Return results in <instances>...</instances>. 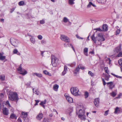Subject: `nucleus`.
Listing matches in <instances>:
<instances>
[{"mask_svg":"<svg viewBox=\"0 0 122 122\" xmlns=\"http://www.w3.org/2000/svg\"><path fill=\"white\" fill-rule=\"evenodd\" d=\"M36 76L39 77H42V75L40 73H37Z\"/></svg>","mask_w":122,"mask_h":122,"instance_id":"nucleus-43","label":"nucleus"},{"mask_svg":"<svg viewBox=\"0 0 122 122\" xmlns=\"http://www.w3.org/2000/svg\"><path fill=\"white\" fill-rule=\"evenodd\" d=\"M46 103V100H45L44 101L42 102H41L40 104L44 108H45V107L44 104H45Z\"/></svg>","mask_w":122,"mask_h":122,"instance_id":"nucleus-30","label":"nucleus"},{"mask_svg":"<svg viewBox=\"0 0 122 122\" xmlns=\"http://www.w3.org/2000/svg\"><path fill=\"white\" fill-rule=\"evenodd\" d=\"M18 52L17 50L16 49H15L13 51V53L14 54H16Z\"/></svg>","mask_w":122,"mask_h":122,"instance_id":"nucleus-53","label":"nucleus"},{"mask_svg":"<svg viewBox=\"0 0 122 122\" xmlns=\"http://www.w3.org/2000/svg\"><path fill=\"white\" fill-rule=\"evenodd\" d=\"M76 114L78 115L85 114V112L82 106L76 108Z\"/></svg>","mask_w":122,"mask_h":122,"instance_id":"nucleus-4","label":"nucleus"},{"mask_svg":"<svg viewBox=\"0 0 122 122\" xmlns=\"http://www.w3.org/2000/svg\"><path fill=\"white\" fill-rule=\"evenodd\" d=\"M3 114L5 115H7L8 113V109L6 108H4L3 109Z\"/></svg>","mask_w":122,"mask_h":122,"instance_id":"nucleus-16","label":"nucleus"},{"mask_svg":"<svg viewBox=\"0 0 122 122\" xmlns=\"http://www.w3.org/2000/svg\"><path fill=\"white\" fill-rule=\"evenodd\" d=\"M97 1L99 3L102 4H104L106 2V0H97Z\"/></svg>","mask_w":122,"mask_h":122,"instance_id":"nucleus-32","label":"nucleus"},{"mask_svg":"<svg viewBox=\"0 0 122 122\" xmlns=\"http://www.w3.org/2000/svg\"><path fill=\"white\" fill-rule=\"evenodd\" d=\"M88 49L87 48H85L84 49L83 52L84 54L87 56H88Z\"/></svg>","mask_w":122,"mask_h":122,"instance_id":"nucleus-21","label":"nucleus"},{"mask_svg":"<svg viewBox=\"0 0 122 122\" xmlns=\"http://www.w3.org/2000/svg\"><path fill=\"white\" fill-rule=\"evenodd\" d=\"M62 21L65 23H66L68 22L70 24H71V23L69 21V19L66 17H64L62 20Z\"/></svg>","mask_w":122,"mask_h":122,"instance_id":"nucleus-18","label":"nucleus"},{"mask_svg":"<svg viewBox=\"0 0 122 122\" xmlns=\"http://www.w3.org/2000/svg\"><path fill=\"white\" fill-rule=\"evenodd\" d=\"M115 51L117 53H118L120 52L121 51V48L120 46L117 47Z\"/></svg>","mask_w":122,"mask_h":122,"instance_id":"nucleus-26","label":"nucleus"},{"mask_svg":"<svg viewBox=\"0 0 122 122\" xmlns=\"http://www.w3.org/2000/svg\"><path fill=\"white\" fill-rule=\"evenodd\" d=\"M4 19H1V21L2 22H4Z\"/></svg>","mask_w":122,"mask_h":122,"instance_id":"nucleus-64","label":"nucleus"},{"mask_svg":"<svg viewBox=\"0 0 122 122\" xmlns=\"http://www.w3.org/2000/svg\"><path fill=\"white\" fill-rule=\"evenodd\" d=\"M37 73H32V75L33 76H36Z\"/></svg>","mask_w":122,"mask_h":122,"instance_id":"nucleus-61","label":"nucleus"},{"mask_svg":"<svg viewBox=\"0 0 122 122\" xmlns=\"http://www.w3.org/2000/svg\"><path fill=\"white\" fill-rule=\"evenodd\" d=\"M91 38L92 40L94 41V43H96V38H95L94 36V35H93L91 36Z\"/></svg>","mask_w":122,"mask_h":122,"instance_id":"nucleus-29","label":"nucleus"},{"mask_svg":"<svg viewBox=\"0 0 122 122\" xmlns=\"http://www.w3.org/2000/svg\"><path fill=\"white\" fill-rule=\"evenodd\" d=\"M6 56H2L0 57V60L1 61H3L5 58Z\"/></svg>","mask_w":122,"mask_h":122,"instance_id":"nucleus-42","label":"nucleus"},{"mask_svg":"<svg viewBox=\"0 0 122 122\" xmlns=\"http://www.w3.org/2000/svg\"><path fill=\"white\" fill-rule=\"evenodd\" d=\"M91 38L92 40L94 41V43H96V38H95L94 36V35H93L91 36Z\"/></svg>","mask_w":122,"mask_h":122,"instance_id":"nucleus-28","label":"nucleus"},{"mask_svg":"<svg viewBox=\"0 0 122 122\" xmlns=\"http://www.w3.org/2000/svg\"><path fill=\"white\" fill-rule=\"evenodd\" d=\"M43 117V114L41 113H39L36 117V119L38 120H40Z\"/></svg>","mask_w":122,"mask_h":122,"instance_id":"nucleus-14","label":"nucleus"},{"mask_svg":"<svg viewBox=\"0 0 122 122\" xmlns=\"http://www.w3.org/2000/svg\"><path fill=\"white\" fill-rule=\"evenodd\" d=\"M40 23L41 24H44L45 23V20L43 19L41 20L40 21Z\"/></svg>","mask_w":122,"mask_h":122,"instance_id":"nucleus-49","label":"nucleus"},{"mask_svg":"<svg viewBox=\"0 0 122 122\" xmlns=\"http://www.w3.org/2000/svg\"><path fill=\"white\" fill-rule=\"evenodd\" d=\"M99 98H97L95 99L94 101V104L95 106L97 107H98L99 106Z\"/></svg>","mask_w":122,"mask_h":122,"instance_id":"nucleus-13","label":"nucleus"},{"mask_svg":"<svg viewBox=\"0 0 122 122\" xmlns=\"http://www.w3.org/2000/svg\"><path fill=\"white\" fill-rule=\"evenodd\" d=\"M59 88V86L57 84H55L53 86V89L55 91H57Z\"/></svg>","mask_w":122,"mask_h":122,"instance_id":"nucleus-24","label":"nucleus"},{"mask_svg":"<svg viewBox=\"0 0 122 122\" xmlns=\"http://www.w3.org/2000/svg\"><path fill=\"white\" fill-rule=\"evenodd\" d=\"M94 30H96L97 31H102V30H101V29L100 28L95 29H94Z\"/></svg>","mask_w":122,"mask_h":122,"instance_id":"nucleus-51","label":"nucleus"},{"mask_svg":"<svg viewBox=\"0 0 122 122\" xmlns=\"http://www.w3.org/2000/svg\"><path fill=\"white\" fill-rule=\"evenodd\" d=\"M30 40L31 42L33 44H34L35 43V39L31 37L30 39Z\"/></svg>","mask_w":122,"mask_h":122,"instance_id":"nucleus-44","label":"nucleus"},{"mask_svg":"<svg viewBox=\"0 0 122 122\" xmlns=\"http://www.w3.org/2000/svg\"><path fill=\"white\" fill-rule=\"evenodd\" d=\"M92 6L94 7H96V5L93 4L92 2H90L87 5V7L88 8H89Z\"/></svg>","mask_w":122,"mask_h":122,"instance_id":"nucleus-22","label":"nucleus"},{"mask_svg":"<svg viewBox=\"0 0 122 122\" xmlns=\"http://www.w3.org/2000/svg\"><path fill=\"white\" fill-rule=\"evenodd\" d=\"M88 74L89 75L92 77H93L94 76V74L91 71H89L88 72Z\"/></svg>","mask_w":122,"mask_h":122,"instance_id":"nucleus-34","label":"nucleus"},{"mask_svg":"<svg viewBox=\"0 0 122 122\" xmlns=\"http://www.w3.org/2000/svg\"><path fill=\"white\" fill-rule=\"evenodd\" d=\"M64 96L66 98L67 100L69 103H72L73 102V100L72 98L69 96L68 94H65Z\"/></svg>","mask_w":122,"mask_h":122,"instance_id":"nucleus-11","label":"nucleus"},{"mask_svg":"<svg viewBox=\"0 0 122 122\" xmlns=\"http://www.w3.org/2000/svg\"><path fill=\"white\" fill-rule=\"evenodd\" d=\"M45 41L44 40H42L41 41V43L42 44H43L45 43Z\"/></svg>","mask_w":122,"mask_h":122,"instance_id":"nucleus-60","label":"nucleus"},{"mask_svg":"<svg viewBox=\"0 0 122 122\" xmlns=\"http://www.w3.org/2000/svg\"><path fill=\"white\" fill-rule=\"evenodd\" d=\"M102 28V31H106L108 30L107 26L106 25H103Z\"/></svg>","mask_w":122,"mask_h":122,"instance_id":"nucleus-20","label":"nucleus"},{"mask_svg":"<svg viewBox=\"0 0 122 122\" xmlns=\"http://www.w3.org/2000/svg\"><path fill=\"white\" fill-rule=\"evenodd\" d=\"M85 68L82 65L79 64L78 66L76 68V69L74 71V73L75 75H76L78 73L80 69H81L82 70H83Z\"/></svg>","mask_w":122,"mask_h":122,"instance_id":"nucleus-6","label":"nucleus"},{"mask_svg":"<svg viewBox=\"0 0 122 122\" xmlns=\"http://www.w3.org/2000/svg\"><path fill=\"white\" fill-rule=\"evenodd\" d=\"M5 76H0V80L4 81L5 79Z\"/></svg>","mask_w":122,"mask_h":122,"instance_id":"nucleus-41","label":"nucleus"},{"mask_svg":"<svg viewBox=\"0 0 122 122\" xmlns=\"http://www.w3.org/2000/svg\"><path fill=\"white\" fill-rule=\"evenodd\" d=\"M70 90L71 94L75 96L80 95L81 93L78 88L77 87H71Z\"/></svg>","mask_w":122,"mask_h":122,"instance_id":"nucleus-1","label":"nucleus"},{"mask_svg":"<svg viewBox=\"0 0 122 122\" xmlns=\"http://www.w3.org/2000/svg\"><path fill=\"white\" fill-rule=\"evenodd\" d=\"M111 74L112 75H113L114 76H115L116 77H117V78H121V77L120 76H117L116 75H115V74H113L112 73H111Z\"/></svg>","mask_w":122,"mask_h":122,"instance_id":"nucleus-57","label":"nucleus"},{"mask_svg":"<svg viewBox=\"0 0 122 122\" xmlns=\"http://www.w3.org/2000/svg\"><path fill=\"white\" fill-rule=\"evenodd\" d=\"M89 53L92 54H94V52L93 51H92L90 52Z\"/></svg>","mask_w":122,"mask_h":122,"instance_id":"nucleus-62","label":"nucleus"},{"mask_svg":"<svg viewBox=\"0 0 122 122\" xmlns=\"http://www.w3.org/2000/svg\"><path fill=\"white\" fill-rule=\"evenodd\" d=\"M42 122H49L46 118H44Z\"/></svg>","mask_w":122,"mask_h":122,"instance_id":"nucleus-54","label":"nucleus"},{"mask_svg":"<svg viewBox=\"0 0 122 122\" xmlns=\"http://www.w3.org/2000/svg\"><path fill=\"white\" fill-rule=\"evenodd\" d=\"M116 28H117V30L116 31V35H117L119 34L120 31V30L119 29H118V28H119L118 26L116 27Z\"/></svg>","mask_w":122,"mask_h":122,"instance_id":"nucleus-35","label":"nucleus"},{"mask_svg":"<svg viewBox=\"0 0 122 122\" xmlns=\"http://www.w3.org/2000/svg\"><path fill=\"white\" fill-rule=\"evenodd\" d=\"M102 80L103 82V85L104 86H105L106 84V83L105 82V81L104 80V79L103 78H102Z\"/></svg>","mask_w":122,"mask_h":122,"instance_id":"nucleus-50","label":"nucleus"},{"mask_svg":"<svg viewBox=\"0 0 122 122\" xmlns=\"http://www.w3.org/2000/svg\"><path fill=\"white\" fill-rule=\"evenodd\" d=\"M35 101L36 102V103L35 104V105H38V103L39 102V101L37 100H35Z\"/></svg>","mask_w":122,"mask_h":122,"instance_id":"nucleus-55","label":"nucleus"},{"mask_svg":"<svg viewBox=\"0 0 122 122\" xmlns=\"http://www.w3.org/2000/svg\"><path fill=\"white\" fill-rule=\"evenodd\" d=\"M110 94L112 97H114L116 95L117 93L114 92H112V93H110Z\"/></svg>","mask_w":122,"mask_h":122,"instance_id":"nucleus-33","label":"nucleus"},{"mask_svg":"<svg viewBox=\"0 0 122 122\" xmlns=\"http://www.w3.org/2000/svg\"><path fill=\"white\" fill-rule=\"evenodd\" d=\"M67 67L65 65L64 66V71L61 73L62 75L64 76L65 74H66V73L67 71Z\"/></svg>","mask_w":122,"mask_h":122,"instance_id":"nucleus-15","label":"nucleus"},{"mask_svg":"<svg viewBox=\"0 0 122 122\" xmlns=\"http://www.w3.org/2000/svg\"><path fill=\"white\" fill-rule=\"evenodd\" d=\"M118 62L119 65L122 67V58L119 59Z\"/></svg>","mask_w":122,"mask_h":122,"instance_id":"nucleus-39","label":"nucleus"},{"mask_svg":"<svg viewBox=\"0 0 122 122\" xmlns=\"http://www.w3.org/2000/svg\"><path fill=\"white\" fill-rule=\"evenodd\" d=\"M37 37L38 38L39 40H41L42 38V36L40 35H38Z\"/></svg>","mask_w":122,"mask_h":122,"instance_id":"nucleus-48","label":"nucleus"},{"mask_svg":"<svg viewBox=\"0 0 122 122\" xmlns=\"http://www.w3.org/2000/svg\"><path fill=\"white\" fill-rule=\"evenodd\" d=\"M96 39L99 41H102L105 40V39L103 38L102 34L101 33L98 34L97 36L96 37Z\"/></svg>","mask_w":122,"mask_h":122,"instance_id":"nucleus-10","label":"nucleus"},{"mask_svg":"<svg viewBox=\"0 0 122 122\" xmlns=\"http://www.w3.org/2000/svg\"><path fill=\"white\" fill-rule=\"evenodd\" d=\"M10 41L11 44L14 46H17L18 45V41L14 38H11L10 39Z\"/></svg>","mask_w":122,"mask_h":122,"instance_id":"nucleus-8","label":"nucleus"},{"mask_svg":"<svg viewBox=\"0 0 122 122\" xmlns=\"http://www.w3.org/2000/svg\"><path fill=\"white\" fill-rule=\"evenodd\" d=\"M104 70L106 73H107L108 74H109V71L108 70V67H105L104 68Z\"/></svg>","mask_w":122,"mask_h":122,"instance_id":"nucleus-37","label":"nucleus"},{"mask_svg":"<svg viewBox=\"0 0 122 122\" xmlns=\"http://www.w3.org/2000/svg\"><path fill=\"white\" fill-rule=\"evenodd\" d=\"M51 64L53 67H56L58 64L59 61L58 59L54 56H52L51 59Z\"/></svg>","mask_w":122,"mask_h":122,"instance_id":"nucleus-3","label":"nucleus"},{"mask_svg":"<svg viewBox=\"0 0 122 122\" xmlns=\"http://www.w3.org/2000/svg\"><path fill=\"white\" fill-rule=\"evenodd\" d=\"M107 62L110 65L111 64V60L109 58H107Z\"/></svg>","mask_w":122,"mask_h":122,"instance_id":"nucleus-47","label":"nucleus"},{"mask_svg":"<svg viewBox=\"0 0 122 122\" xmlns=\"http://www.w3.org/2000/svg\"><path fill=\"white\" fill-rule=\"evenodd\" d=\"M9 100L12 101H17L19 99L17 94L15 92H13L9 94Z\"/></svg>","mask_w":122,"mask_h":122,"instance_id":"nucleus-2","label":"nucleus"},{"mask_svg":"<svg viewBox=\"0 0 122 122\" xmlns=\"http://www.w3.org/2000/svg\"><path fill=\"white\" fill-rule=\"evenodd\" d=\"M10 118L12 119H16L17 117L15 114H14L12 113L10 115Z\"/></svg>","mask_w":122,"mask_h":122,"instance_id":"nucleus-25","label":"nucleus"},{"mask_svg":"<svg viewBox=\"0 0 122 122\" xmlns=\"http://www.w3.org/2000/svg\"><path fill=\"white\" fill-rule=\"evenodd\" d=\"M76 37L77 38H78L79 39L80 37L78 35H76Z\"/></svg>","mask_w":122,"mask_h":122,"instance_id":"nucleus-63","label":"nucleus"},{"mask_svg":"<svg viewBox=\"0 0 122 122\" xmlns=\"http://www.w3.org/2000/svg\"><path fill=\"white\" fill-rule=\"evenodd\" d=\"M75 0H69V4L71 5H72L74 4Z\"/></svg>","mask_w":122,"mask_h":122,"instance_id":"nucleus-31","label":"nucleus"},{"mask_svg":"<svg viewBox=\"0 0 122 122\" xmlns=\"http://www.w3.org/2000/svg\"><path fill=\"white\" fill-rule=\"evenodd\" d=\"M33 91L34 93H35V94L37 95H39L40 94V93L38 91V89H35V88L33 89Z\"/></svg>","mask_w":122,"mask_h":122,"instance_id":"nucleus-19","label":"nucleus"},{"mask_svg":"<svg viewBox=\"0 0 122 122\" xmlns=\"http://www.w3.org/2000/svg\"><path fill=\"white\" fill-rule=\"evenodd\" d=\"M85 116V115L84 114L78 115V116L79 118H80L81 119L83 120H85L86 119Z\"/></svg>","mask_w":122,"mask_h":122,"instance_id":"nucleus-17","label":"nucleus"},{"mask_svg":"<svg viewBox=\"0 0 122 122\" xmlns=\"http://www.w3.org/2000/svg\"><path fill=\"white\" fill-rule=\"evenodd\" d=\"M21 65L20 64L19 68H17V69L18 71L20 72V74L23 75H24L27 73V72L25 69L22 68L21 67Z\"/></svg>","mask_w":122,"mask_h":122,"instance_id":"nucleus-7","label":"nucleus"},{"mask_svg":"<svg viewBox=\"0 0 122 122\" xmlns=\"http://www.w3.org/2000/svg\"><path fill=\"white\" fill-rule=\"evenodd\" d=\"M109 111V110H107L105 112L104 114V115L105 116H106L108 114Z\"/></svg>","mask_w":122,"mask_h":122,"instance_id":"nucleus-52","label":"nucleus"},{"mask_svg":"<svg viewBox=\"0 0 122 122\" xmlns=\"http://www.w3.org/2000/svg\"><path fill=\"white\" fill-rule=\"evenodd\" d=\"M70 46L71 47V48H72V49H73V50L74 51V52H75V49H74V47H73V46H72V45H71V44H70Z\"/></svg>","mask_w":122,"mask_h":122,"instance_id":"nucleus-56","label":"nucleus"},{"mask_svg":"<svg viewBox=\"0 0 122 122\" xmlns=\"http://www.w3.org/2000/svg\"><path fill=\"white\" fill-rule=\"evenodd\" d=\"M18 4L20 6H22L24 5V2L23 1H21L19 2Z\"/></svg>","mask_w":122,"mask_h":122,"instance_id":"nucleus-40","label":"nucleus"},{"mask_svg":"<svg viewBox=\"0 0 122 122\" xmlns=\"http://www.w3.org/2000/svg\"><path fill=\"white\" fill-rule=\"evenodd\" d=\"M117 55V56L118 57L122 56V52H120Z\"/></svg>","mask_w":122,"mask_h":122,"instance_id":"nucleus-46","label":"nucleus"},{"mask_svg":"<svg viewBox=\"0 0 122 122\" xmlns=\"http://www.w3.org/2000/svg\"><path fill=\"white\" fill-rule=\"evenodd\" d=\"M43 73L45 74L46 75H48L49 76H51V74L49 73V72H48L46 70H44L43 71Z\"/></svg>","mask_w":122,"mask_h":122,"instance_id":"nucleus-27","label":"nucleus"},{"mask_svg":"<svg viewBox=\"0 0 122 122\" xmlns=\"http://www.w3.org/2000/svg\"><path fill=\"white\" fill-rule=\"evenodd\" d=\"M18 121V122H22L21 119L20 117L17 120Z\"/></svg>","mask_w":122,"mask_h":122,"instance_id":"nucleus-58","label":"nucleus"},{"mask_svg":"<svg viewBox=\"0 0 122 122\" xmlns=\"http://www.w3.org/2000/svg\"><path fill=\"white\" fill-rule=\"evenodd\" d=\"M5 104L8 107H11L9 103V102L8 101H6Z\"/></svg>","mask_w":122,"mask_h":122,"instance_id":"nucleus-38","label":"nucleus"},{"mask_svg":"<svg viewBox=\"0 0 122 122\" xmlns=\"http://www.w3.org/2000/svg\"><path fill=\"white\" fill-rule=\"evenodd\" d=\"M107 84L110 89H112L114 87V86L113 85V82H111L107 83Z\"/></svg>","mask_w":122,"mask_h":122,"instance_id":"nucleus-12","label":"nucleus"},{"mask_svg":"<svg viewBox=\"0 0 122 122\" xmlns=\"http://www.w3.org/2000/svg\"><path fill=\"white\" fill-rule=\"evenodd\" d=\"M28 114L27 112H22L20 115V117L22 118L25 122H28L29 121L27 117Z\"/></svg>","mask_w":122,"mask_h":122,"instance_id":"nucleus-5","label":"nucleus"},{"mask_svg":"<svg viewBox=\"0 0 122 122\" xmlns=\"http://www.w3.org/2000/svg\"><path fill=\"white\" fill-rule=\"evenodd\" d=\"M60 39L61 40L66 42H69L70 41V39L68 37L64 35H61Z\"/></svg>","mask_w":122,"mask_h":122,"instance_id":"nucleus-9","label":"nucleus"},{"mask_svg":"<svg viewBox=\"0 0 122 122\" xmlns=\"http://www.w3.org/2000/svg\"><path fill=\"white\" fill-rule=\"evenodd\" d=\"M122 95L121 93H120L118 95V96L116 97L117 98H120V97Z\"/></svg>","mask_w":122,"mask_h":122,"instance_id":"nucleus-59","label":"nucleus"},{"mask_svg":"<svg viewBox=\"0 0 122 122\" xmlns=\"http://www.w3.org/2000/svg\"><path fill=\"white\" fill-rule=\"evenodd\" d=\"M120 112V108L117 107L115 109V111L114 113L115 114L119 113Z\"/></svg>","mask_w":122,"mask_h":122,"instance_id":"nucleus-23","label":"nucleus"},{"mask_svg":"<svg viewBox=\"0 0 122 122\" xmlns=\"http://www.w3.org/2000/svg\"><path fill=\"white\" fill-rule=\"evenodd\" d=\"M84 95H85V98H87L88 97V92H85V93Z\"/></svg>","mask_w":122,"mask_h":122,"instance_id":"nucleus-45","label":"nucleus"},{"mask_svg":"<svg viewBox=\"0 0 122 122\" xmlns=\"http://www.w3.org/2000/svg\"><path fill=\"white\" fill-rule=\"evenodd\" d=\"M110 76L109 75H106L105 76V79L106 80L108 81L109 80Z\"/></svg>","mask_w":122,"mask_h":122,"instance_id":"nucleus-36","label":"nucleus"}]
</instances>
